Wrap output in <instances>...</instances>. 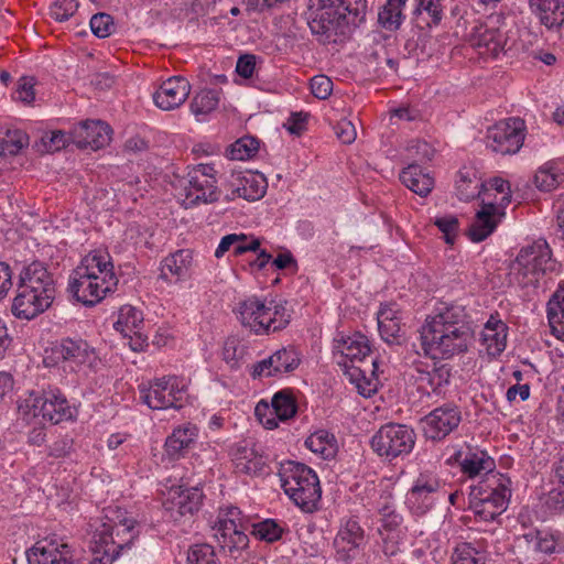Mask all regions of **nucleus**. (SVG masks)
Wrapping results in <instances>:
<instances>
[{
  "mask_svg": "<svg viewBox=\"0 0 564 564\" xmlns=\"http://www.w3.org/2000/svg\"><path fill=\"white\" fill-rule=\"evenodd\" d=\"M473 341L470 316L459 304L436 308L421 327L422 349L433 360H448L465 354Z\"/></svg>",
  "mask_w": 564,
  "mask_h": 564,
  "instance_id": "f257e3e1",
  "label": "nucleus"
},
{
  "mask_svg": "<svg viewBox=\"0 0 564 564\" xmlns=\"http://www.w3.org/2000/svg\"><path fill=\"white\" fill-rule=\"evenodd\" d=\"M117 284L111 256L98 249L87 253L74 269L69 275L68 290L77 302L94 306L113 292Z\"/></svg>",
  "mask_w": 564,
  "mask_h": 564,
  "instance_id": "f03ea898",
  "label": "nucleus"
},
{
  "mask_svg": "<svg viewBox=\"0 0 564 564\" xmlns=\"http://www.w3.org/2000/svg\"><path fill=\"white\" fill-rule=\"evenodd\" d=\"M236 312L241 325L258 336L279 332L291 321L286 302L257 295L240 301Z\"/></svg>",
  "mask_w": 564,
  "mask_h": 564,
  "instance_id": "7ed1b4c3",
  "label": "nucleus"
},
{
  "mask_svg": "<svg viewBox=\"0 0 564 564\" xmlns=\"http://www.w3.org/2000/svg\"><path fill=\"white\" fill-rule=\"evenodd\" d=\"M22 420L31 423L35 420L59 424L75 421L78 411L70 404L66 395L56 387H48L42 391H29L18 404Z\"/></svg>",
  "mask_w": 564,
  "mask_h": 564,
  "instance_id": "20e7f679",
  "label": "nucleus"
},
{
  "mask_svg": "<svg viewBox=\"0 0 564 564\" xmlns=\"http://www.w3.org/2000/svg\"><path fill=\"white\" fill-rule=\"evenodd\" d=\"M511 480L503 474H489L477 485L470 486L469 509L480 521H494L508 508Z\"/></svg>",
  "mask_w": 564,
  "mask_h": 564,
  "instance_id": "39448f33",
  "label": "nucleus"
},
{
  "mask_svg": "<svg viewBox=\"0 0 564 564\" xmlns=\"http://www.w3.org/2000/svg\"><path fill=\"white\" fill-rule=\"evenodd\" d=\"M279 477L285 495L304 512L317 509L322 497L319 479L314 469L297 462L281 465Z\"/></svg>",
  "mask_w": 564,
  "mask_h": 564,
  "instance_id": "423d86ee",
  "label": "nucleus"
},
{
  "mask_svg": "<svg viewBox=\"0 0 564 564\" xmlns=\"http://www.w3.org/2000/svg\"><path fill=\"white\" fill-rule=\"evenodd\" d=\"M556 267L552 251L544 239L523 246L510 264V279L522 288L535 285L540 278Z\"/></svg>",
  "mask_w": 564,
  "mask_h": 564,
  "instance_id": "0eeeda50",
  "label": "nucleus"
},
{
  "mask_svg": "<svg viewBox=\"0 0 564 564\" xmlns=\"http://www.w3.org/2000/svg\"><path fill=\"white\" fill-rule=\"evenodd\" d=\"M134 525L135 521L130 518L104 523L94 534L90 564H112L123 549L130 547L135 538Z\"/></svg>",
  "mask_w": 564,
  "mask_h": 564,
  "instance_id": "6e6552de",
  "label": "nucleus"
},
{
  "mask_svg": "<svg viewBox=\"0 0 564 564\" xmlns=\"http://www.w3.org/2000/svg\"><path fill=\"white\" fill-rule=\"evenodd\" d=\"M176 197L185 208L212 204L219 199L216 170L210 164H197L180 181Z\"/></svg>",
  "mask_w": 564,
  "mask_h": 564,
  "instance_id": "1a4fd4ad",
  "label": "nucleus"
},
{
  "mask_svg": "<svg viewBox=\"0 0 564 564\" xmlns=\"http://www.w3.org/2000/svg\"><path fill=\"white\" fill-rule=\"evenodd\" d=\"M366 0H322V8L310 26L314 33L335 31L343 21L358 24L365 19Z\"/></svg>",
  "mask_w": 564,
  "mask_h": 564,
  "instance_id": "9d476101",
  "label": "nucleus"
},
{
  "mask_svg": "<svg viewBox=\"0 0 564 564\" xmlns=\"http://www.w3.org/2000/svg\"><path fill=\"white\" fill-rule=\"evenodd\" d=\"M186 391V380L177 376H165L139 386L140 400L151 410L181 408Z\"/></svg>",
  "mask_w": 564,
  "mask_h": 564,
  "instance_id": "9b49d317",
  "label": "nucleus"
},
{
  "mask_svg": "<svg viewBox=\"0 0 564 564\" xmlns=\"http://www.w3.org/2000/svg\"><path fill=\"white\" fill-rule=\"evenodd\" d=\"M98 361L96 349L83 338H63L50 350H45L44 356L47 367L64 362L73 371L93 369Z\"/></svg>",
  "mask_w": 564,
  "mask_h": 564,
  "instance_id": "f8f14e48",
  "label": "nucleus"
},
{
  "mask_svg": "<svg viewBox=\"0 0 564 564\" xmlns=\"http://www.w3.org/2000/svg\"><path fill=\"white\" fill-rule=\"evenodd\" d=\"M415 440V432L409 425L388 423L376 432L370 444L378 456L392 460L409 455L414 448Z\"/></svg>",
  "mask_w": 564,
  "mask_h": 564,
  "instance_id": "ddd939ff",
  "label": "nucleus"
},
{
  "mask_svg": "<svg viewBox=\"0 0 564 564\" xmlns=\"http://www.w3.org/2000/svg\"><path fill=\"white\" fill-rule=\"evenodd\" d=\"M446 484L432 470L421 471L408 490L404 505L414 516L427 513L446 494Z\"/></svg>",
  "mask_w": 564,
  "mask_h": 564,
  "instance_id": "4468645a",
  "label": "nucleus"
},
{
  "mask_svg": "<svg viewBox=\"0 0 564 564\" xmlns=\"http://www.w3.org/2000/svg\"><path fill=\"white\" fill-rule=\"evenodd\" d=\"M246 520L239 508L229 506L220 509L214 527V535L223 550L234 553L248 545Z\"/></svg>",
  "mask_w": 564,
  "mask_h": 564,
  "instance_id": "2eb2a0df",
  "label": "nucleus"
},
{
  "mask_svg": "<svg viewBox=\"0 0 564 564\" xmlns=\"http://www.w3.org/2000/svg\"><path fill=\"white\" fill-rule=\"evenodd\" d=\"M467 43L480 57L497 58L505 52L507 33L501 28L499 18H490L471 28L467 34Z\"/></svg>",
  "mask_w": 564,
  "mask_h": 564,
  "instance_id": "dca6fc26",
  "label": "nucleus"
},
{
  "mask_svg": "<svg viewBox=\"0 0 564 564\" xmlns=\"http://www.w3.org/2000/svg\"><path fill=\"white\" fill-rule=\"evenodd\" d=\"M297 413V400L291 389L275 392L271 402L260 400L254 408V415L267 430H274L279 422H288Z\"/></svg>",
  "mask_w": 564,
  "mask_h": 564,
  "instance_id": "f3484780",
  "label": "nucleus"
},
{
  "mask_svg": "<svg viewBox=\"0 0 564 564\" xmlns=\"http://www.w3.org/2000/svg\"><path fill=\"white\" fill-rule=\"evenodd\" d=\"M525 123L521 118L511 117L501 120L488 129V147L497 153L514 154L524 141Z\"/></svg>",
  "mask_w": 564,
  "mask_h": 564,
  "instance_id": "a211bd4d",
  "label": "nucleus"
},
{
  "mask_svg": "<svg viewBox=\"0 0 564 564\" xmlns=\"http://www.w3.org/2000/svg\"><path fill=\"white\" fill-rule=\"evenodd\" d=\"M203 501V492L197 487L183 485L171 486L164 494L163 508L173 521L193 516L198 511Z\"/></svg>",
  "mask_w": 564,
  "mask_h": 564,
  "instance_id": "6ab92c4d",
  "label": "nucleus"
},
{
  "mask_svg": "<svg viewBox=\"0 0 564 564\" xmlns=\"http://www.w3.org/2000/svg\"><path fill=\"white\" fill-rule=\"evenodd\" d=\"M451 371V367L446 364L438 365L416 360L412 365L410 377L422 393L440 394L449 383Z\"/></svg>",
  "mask_w": 564,
  "mask_h": 564,
  "instance_id": "aec40b11",
  "label": "nucleus"
},
{
  "mask_svg": "<svg viewBox=\"0 0 564 564\" xmlns=\"http://www.w3.org/2000/svg\"><path fill=\"white\" fill-rule=\"evenodd\" d=\"M301 364L300 352L293 347H282L250 368L253 379L282 377L293 372Z\"/></svg>",
  "mask_w": 564,
  "mask_h": 564,
  "instance_id": "412c9836",
  "label": "nucleus"
},
{
  "mask_svg": "<svg viewBox=\"0 0 564 564\" xmlns=\"http://www.w3.org/2000/svg\"><path fill=\"white\" fill-rule=\"evenodd\" d=\"M333 351L340 366L362 361L371 351L370 340L360 332L337 333L333 340Z\"/></svg>",
  "mask_w": 564,
  "mask_h": 564,
  "instance_id": "4be33fe9",
  "label": "nucleus"
},
{
  "mask_svg": "<svg viewBox=\"0 0 564 564\" xmlns=\"http://www.w3.org/2000/svg\"><path fill=\"white\" fill-rule=\"evenodd\" d=\"M380 525L378 527V533L382 539V550L386 555L393 556L399 551V541L402 533L403 518L397 511L394 503L386 500L379 507V519Z\"/></svg>",
  "mask_w": 564,
  "mask_h": 564,
  "instance_id": "5701e85b",
  "label": "nucleus"
},
{
  "mask_svg": "<svg viewBox=\"0 0 564 564\" xmlns=\"http://www.w3.org/2000/svg\"><path fill=\"white\" fill-rule=\"evenodd\" d=\"M462 420L460 412L455 405H443L434 409L422 421V430L426 438L436 441L447 436Z\"/></svg>",
  "mask_w": 564,
  "mask_h": 564,
  "instance_id": "b1692460",
  "label": "nucleus"
},
{
  "mask_svg": "<svg viewBox=\"0 0 564 564\" xmlns=\"http://www.w3.org/2000/svg\"><path fill=\"white\" fill-rule=\"evenodd\" d=\"M365 531L356 519L343 522L334 540V547L339 561L350 563L358 556L365 545Z\"/></svg>",
  "mask_w": 564,
  "mask_h": 564,
  "instance_id": "393cba45",
  "label": "nucleus"
},
{
  "mask_svg": "<svg viewBox=\"0 0 564 564\" xmlns=\"http://www.w3.org/2000/svg\"><path fill=\"white\" fill-rule=\"evenodd\" d=\"M29 564H74L70 547L57 539H43L28 552Z\"/></svg>",
  "mask_w": 564,
  "mask_h": 564,
  "instance_id": "a878e982",
  "label": "nucleus"
},
{
  "mask_svg": "<svg viewBox=\"0 0 564 564\" xmlns=\"http://www.w3.org/2000/svg\"><path fill=\"white\" fill-rule=\"evenodd\" d=\"M111 140V128L100 120H86L73 127V143L98 150Z\"/></svg>",
  "mask_w": 564,
  "mask_h": 564,
  "instance_id": "bb28decb",
  "label": "nucleus"
},
{
  "mask_svg": "<svg viewBox=\"0 0 564 564\" xmlns=\"http://www.w3.org/2000/svg\"><path fill=\"white\" fill-rule=\"evenodd\" d=\"M189 93L188 80L182 76H173L154 91L153 101L162 110H173L184 104Z\"/></svg>",
  "mask_w": 564,
  "mask_h": 564,
  "instance_id": "cd10ccee",
  "label": "nucleus"
},
{
  "mask_svg": "<svg viewBox=\"0 0 564 564\" xmlns=\"http://www.w3.org/2000/svg\"><path fill=\"white\" fill-rule=\"evenodd\" d=\"M54 297L48 296L44 291L35 293L32 290L19 288L13 299L12 313L22 319H32L45 312L53 303Z\"/></svg>",
  "mask_w": 564,
  "mask_h": 564,
  "instance_id": "c85d7f7f",
  "label": "nucleus"
},
{
  "mask_svg": "<svg viewBox=\"0 0 564 564\" xmlns=\"http://www.w3.org/2000/svg\"><path fill=\"white\" fill-rule=\"evenodd\" d=\"M481 207L506 216V208L511 203L510 183L499 176L488 180L479 194Z\"/></svg>",
  "mask_w": 564,
  "mask_h": 564,
  "instance_id": "c756f323",
  "label": "nucleus"
},
{
  "mask_svg": "<svg viewBox=\"0 0 564 564\" xmlns=\"http://www.w3.org/2000/svg\"><path fill=\"white\" fill-rule=\"evenodd\" d=\"M231 460L236 474L258 477L267 474V462L253 446L237 444L231 451Z\"/></svg>",
  "mask_w": 564,
  "mask_h": 564,
  "instance_id": "7c9ffc66",
  "label": "nucleus"
},
{
  "mask_svg": "<svg viewBox=\"0 0 564 564\" xmlns=\"http://www.w3.org/2000/svg\"><path fill=\"white\" fill-rule=\"evenodd\" d=\"M456 458L462 473L469 478L482 479L489 474H500L495 471V460L482 449L466 447L457 452Z\"/></svg>",
  "mask_w": 564,
  "mask_h": 564,
  "instance_id": "2f4dec72",
  "label": "nucleus"
},
{
  "mask_svg": "<svg viewBox=\"0 0 564 564\" xmlns=\"http://www.w3.org/2000/svg\"><path fill=\"white\" fill-rule=\"evenodd\" d=\"M193 254L191 250L182 249L165 257L160 267V279L166 283H180L191 278Z\"/></svg>",
  "mask_w": 564,
  "mask_h": 564,
  "instance_id": "473e14b6",
  "label": "nucleus"
},
{
  "mask_svg": "<svg viewBox=\"0 0 564 564\" xmlns=\"http://www.w3.org/2000/svg\"><path fill=\"white\" fill-rule=\"evenodd\" d=\"M232 194L249 202L262 198L268 188L263 174L253 171L240 172L232 175L230 182Z\"/></svg>",
  "mask_w": 564,
  "mask_h": 564,
  "instance_id": "72a5a7b5",
  "label": "nucleus"
},
{
  "mask_svg": "<svg viewBox=\"0 0 564 564\" xmlns=\"http://www.w3.org/2000/svg\"><path fill=\"white\" fill-rule=\"evenodd\" d=\"M531 13L549 31H558L564 24V0H528Z\"/></svg>",
  "mask_w": 564,
  "mask_h": 564,
  "instance_id": "f704fd0d",
  "label": "nucleus"
},
{
  "mask_svg": "<svg viewBox=\"0 0 564 564\" xmlns=\"http://www.w3.org/2000/svg\"><path fill=\"white\" fill-rule=\"evenodd\" d=\"M508 326L491 315L480 333V345L490 357H498L507 347Z\"/></svg>",
  "mask_w": 564,
  "mask_h": 564,
  "instance_id": "c9c22d12",
  "label": "nucleus"
},
{
  "mask_svg": "<svg viewBox=\"0 0 564 564\" xmlns=\"http://www.w3.org/2000/svg\"><path fill=\"white\" fill-rule=\"evenodd\" d=\"M401 310L394 302L382 303L377 312L378 329L381 338L389 343H398L401 337Z\"/></svg>",
  "mask_w": 564,
  "mask_h": 564,
  "instance_id": "e433bc0d",
  "label": "nucleus"
},
{
  "mask_svg": "<svg viewBox=\"0 0 564 564\" xmlns=\"http://www.w3.org/2000/svg\"><path fill=\"white\" fill-rule=\"evenodd\" d=\"M19 288L32 290L35 293L44 291L48 296L55 297L53 279L41 262H32L23 268L20 273Z\"/></svg>",
  "mask_w": 564,
  "mask_h": 564,
  "instance_id": "4c0bfd02",
  "label": "nucleus"
},
{
  "mask_svg": "<svg viewBox=\"0 0 564 564\" xmlns=\"http://www.w3.org/2000/svg\"><path fill=\"white\" fill-rule=\"evenodd\" d=\"M400 181L421 197H426L435 185L434 176L416 163H411L401 171Z\"/></svg>",
  "mask_w": 564,
  "mask_h": 564,
  "instance_id": "58836bf2",
  "label": "nucleus"
},
{
  "mask_svg": "<svg viewBox=\"0 0 564 564\" xmlns=\"http://www.w3.org/2000/svg\"><path fill=\"white\" fill-rule=\"evenodd\" d=\"M198 437V427L193 423L182 424L167 436L164 447L172 457L181 456Z\"/></svg>",
  "mask_w": 564,
  "mask_h": 564,
  "instance_id": "ea45409f",
  "label": "nucleus"
},
{
  "mask_svg": "<svg viewBox=\"0 0 564 564\" xmlns=\"http://www.w3.org/2000/svg\"><path fill=\"white\" fill-rule=\"evenodd\" d=\"M503 217L505 216L497 215L495 212L480 207L468 230L470 240L480 242L487 239L496 230Z\"/></svg>",
  "mask_w": 564,
  "mask_h": 564,
  "instance_id": "a19ab883",
  "label": "nucleus"
},
{
  "mask_svg": "<svg viewBox=\"0 0 564 564\" xmlns=\"http://www.w3.org/2000/svg\"><path fill=\"white\" fill-rule=\"evenodd\" d=\"M260 247V240L253 236L245 234H229L220 239L215 250V257L220 259L227 251H232L235 256H240L248 251H257Z\"/></svg>",
  "mask_w": 564,
  "mask_h": 564,
  "instance_id": "79ce46f5",
  "label": "nucleus"
},
{
  "mask_svg": "<svg viewBox=\"0 0 564 564\" xmlns=\"http://www.w3.org/2000/svg\"><path fill=\"white\" fill-rule=\"evenodd\" d=\"M379 368V362L377 359L372 361V370L370 376H367L366 372L357 367H349L346 370V376L349 381L356 387L359 394L365 398H370L373 395L379 388L380 381L377 377V371Z\"/></svg>",
  "mask_w": 564,
  "mask_h": 564,
  "instance_id": "37998d69",
  "label": "nucleus"
},
{
  "mask_svg": "<svg viewBox=\"0 0 564 564\" xmlns=\"http://www.w3.org/2000/svg\"><path fill=\"white\" fill-rule=\"evenodd\" d=\"M480 177H478L477 171L473 167H463L458 171L455 188L457 196L460 200H470L475 197H479L482 189Z\"/></svg>",
  "mask_w": 564,
  "mask_h": 564,
  "instance_id": "c03bdc74",
  "label": "nucleus"
},
{
  "mask_svg": "<svg viewBox=\"0 0 564 564\" xmlns=\"http://www.w3.org/2000/svg\"><path fill=\"white\" fill-rule=\"evenodd\" d=\"M305 446L323 459H332L338 452V442L335 435L326 430L312 433L306 438Z\"/></svg>",
  "mask_w": 564,
  "mask_h": 564,
  "instance_id": "a18cd8bd",
  "label": "nucleus"
},
{
  "mask_svg": "<svg viewBox=\"0 0 564 564\" xmlns=\"http://www.w3.org/2000/svg\"><path fill=\"white\" fill-rule=\"evenodd\" d=\"M143 325L142 312L131 305H123L118 311V316L113 327L122 336L137 334Z\"/></svg>",
  "mask_w": 564,
  "mask_h": 564,
  "instance_id": "49530a36",
  "label": "nucleus"
},
{
  "mask_svg": "<svg viewBox=\"0 0 564 564\" xmlns=\"http://www.w3.org/2000/svg\"><path fill=\"white\" fill-rule=\"evenodd\" d=\"M564 181V173L555 160L544 163L535 173L534 182L539 189L551 192Z\"/></svg>",
  "mask_w": 564,
  "mask_h": 564,
  "instance_id": "de8ad7c7",
  "label": "nucleus"
},
{
  "mask_svg": "<svg viewBox=\"0 0 564 564\" xmlns=\"http://www.w3.org/2000/svg\"><path fill=\"white\" fill-rule=\"evenodd\" d=\"M547 318L552 332L557 337L564 336V285H560L547 303Z\"/></svg>",
  "mask_w": 564,
  "mask_h": 564,
  "instance_id": "09e8293b",
  "label": "nucleus"
},
{
  "mask_svg": "<svg viewBox=\"0 0 564 564\" xmlns=\"http://www.w3.org/2000/svg\"><path fill=\"white\" fill-rule=\"evenodd\" d=\"M405 3L406 0H387L378 14L381 26L389 31L398 30L404 20Z\"/></svg>",
  "mask_w": 564,
  "mask_h": 564,
  "instance_id": "8fccbe9b",
  "label": "nucleus"
},
{
  "mask_svg": "<svg viewBox=\"0 0 564 564\" xmlns=\"http://www.w3.org/2000/svg\"><path fill=\"white\" fill-rule=\"evenodd\" d=\"M220 102V93L217 89H202L198 91L192 102L191 110L197 120H204V117L216 110Z\"/></svg>",
  "mask_w": 564,
  "mask_h": 564,
  "instance_id": "3c124183",
  "label": "nucleus"
},
{
  "mask_svg": "<svg viewBox=\"0 0 564 564\" xmlns=\"http://www.w3.org/2000/svg\"><path fill=\"white\" fill-rule=\"evenodd\" d=\"M284 531V523L274 519H265L252 525V534L257 539L269 543L280 540Z\"/></svg>",
  "mask_w": 564,
  "mask_h": 564,
  "instance_id": "603ef678",
  "label": "nucleus"
},
{
  "mask_svg": "<svg viewBox=\"0 0 564 564\" xmlns=\"http://www.w3.org/2000/svg\"><path fill=\"white\" fill-rule=\"evenodd\" d=\"M485 553L474 547L470 543L458 544L451 556V564H485Z\"/></svg>",
  "mask_w": 564,
  "mask_h": 564,
  "instance_id": "864d4df0",
  "label": "nucleus"
},
{
  "mask_svg": "<svg viewBox=\"0 0 564 564\" xmlns=\"http://www.w3.org/2000/svg\"><path fill=\"white\" fill-rule=\"evenodd\" d=\"M187 564H220L214 546L207 543L194 544L187 552Z\"/></svg>",
  "mask_w": 564,
  "mask_h": 564,
  "instance_id": "5fc2aeb1",
  "label": "nucleus"
},
{
  "mask_svg": "<svg viewBox=\"0 0 564 564\" xmlns=\"http://www.w3.org/2000/svg\"><path fill=\"white\" fill-rule=\"evenodd\" d=\"M35 85L36 80L33 76H22L17 82L14 91L12 93V99L21 102L24 106H31L35 100Z\"/></svg>",
  "mask_w": 564,
  "mask_h": 564,
  "instance_id": "6e6d98bb",
  "label": "nucleus"
},
{
  "mask_svg": "<svg viewBox=\"0 0 564 564\" xmlns=\"http://www.w3.org/2000/svg\"><path fill=\"white\" fill-rule=\"evenodd\" d=\"M259 149V142L250 137L241 138L231 144L229 155L231 160L245 161L253 156Z\"/></svg>",
  "mask_w": 564,
  "mask_h": 564,
  "instance_id": "4d7b16f0",
  "label": "nucleus"
},
{
  "mask_svg": "<svg viewBox=\"0 0 564 564\" xmlns=\"http://www.w3.org/2000/svg\"><path fill=\"white\" fill-rule=\"evenodd\" d=\"M78 7V0H53L50 6V15L57 22H64L76 13Z\"/></svg>",
  "mask_w": 564,
  "mask_h": 564,
  "instance_id": "13d9d810",
  "label": "nucleus"
},
{
  "mask_svg": "<svg viewBox=\"0 0 564 564\" xmlns=\"http://www.w3.org/2000/svg\"><path fill=\"white\" fill-rule=\"evenodd\" d=\"M73 142V129L69 132L54 130L42 137L43 147L47 152H55Z\"/></svg>",
  "mask_w": 564,
  "mask_h": 564,
  "instance_id": "bf43d9fd",
  "label": "nucleus"
},
{
  "mask_svg": "<svg viewBox=\"0 0 564 564\" xmlns=\"http://www.w3.org/2000/svg\"><path fill=\"white\" fill-rule=\"evenodd\" d=\"M91 32L99 39L110 36L115 30V23L111 15L107 13H97L90 19Z\"/></svg>",
  "mask_w": 564,
  "mask_h": 564,
  "instance_id": "052dcab7",
  "label": "nucleus"
},
{
  "mask_svg": "<svg viewBox=\"0 0 564 564\" xmlns=\"http://www.w3.org/2000/svg\"><path fill=\"white\" fill-rule=\"evenodd\" d=\"M416 12L425 13L434 25L440 24L443 19L442 0H416Z\"/></svg>",
  "mask_w": 564,
  "mask_h": 564,
  "instance_id": "680f3d73",
  "label": "nucleus"
},
{
  "mask_svg": "<svg viewBox=\"0 0 564 564\" xmlns=\"http://www.w3.org/2000/svg\"><path fill=\"white\" fill-rule=\"evenodd\" d=\"M530 543L534 551L544 554L554 553L558 545L554 535L544 531L536 532L535 535L531 538Z\"/></svg>",
  "mask_w": 564,
  "mask_h": 564,
  "instance_id": "e2e57ef3",
  "label": "nucleus"
},
{
  "mask_svg": "<svg viewBox=\"0 0 564 564\" xmlns=\"http://www.w3.org/2000/svg\"><path fill=\"white\" fill-rule=\"evenodd\" d=\"M408 158L414 161H430L434 156V149L425 141L413 140L406 147Z\"/></svg>",
  "mask_w": 564,
  "mask_h": 564,
  "instance_id": "0e129e2a",
  "label": "nucleus"
},
{
  "mask_svg": "<svg viewBox=\"0 0 564 564\" xmlns=\"http://www.w3.org/2000/svg\"><path fill=\"white\" fill-rule=\"evenodd\" d=\"M435 225L444 234L446 243H453L458 231V219L453 215H447L436 218Z\"/></svg>",
  "mask_w": 564,
  "mask_h": 564,
  "instance_id": "69168bd1",
  "label": "nucleus"
},
{
  "mask_svg": "<svg viewBox=\"0 0 564 564\" xmlns=\"http://www.w3.org/2000/svg\"><path fill=\"white\" fill-rule=\"evenodd\" d=\"M311 91L318 99H326L333 91V82L325 75H316L311 79Z\"/></svg>",
  "mask_w": 564,
  "mask_h": 564,
  "instance_id": "338daca9",
  "label": "nucleus"
},
{
  "mask_svg": "<svg viewBox=\"0 0 564 564\" xmlns=\"http://www.w3.org/2000/svg\"><path fill=\"white\" fill-rule=\"evenodd\" d=\"M413 558L421 564H437L444 556V552L438 547L429 550V547H415L412 552Z\"/></svg>",
  "mask_w": 564,
  "mask_h": 564,
  "instance_id": "774afa93",
  "label": "nucleus"
}]
</instances>
